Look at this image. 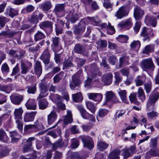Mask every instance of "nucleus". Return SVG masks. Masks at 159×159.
I'll use <instances>...</instances> for the list:
<instances>
[{
  "label": "nucleus",
  "instance_id": "bb28decb",
  "mask_svg": "<svg viewBox=\"0 0 159 159\" xmlns=\"http://www.w3.org/2000/svg\"><path fill=\"white\" fill-rule=\"evenodd\" d=\"M145 20L148 21L152 26L155 27L156 26L157 24V19L153 16H147L145 18Z\"/></svg>",
  "mask_w": 159,
  "mask_h": 159
},
{
  "label": "nucleus",
  "instance_id": "9d476101",
  "mask_svg": "<svg viewBox=\"0 0 159 159\" xmlns=\"http://www.w3.org/2000/svg\"><path fill=\"white\" fill-rule=\"evenodd\" d=\"M80 16L79 13H76L74 14L73 12L71 11L69 12L66 17L68 20L72 23H74L78 19Z\"/></svg>",
  "mask_w": 159,
  "mask_h": 159
},
{
  "label": "nucleus",
  "instance_id": "680f3d73",
  "mask_svg": "<svg viewBox=\"0 0 159 159\" xmlns=\"http://www.w3.org/2000/svg\"><path fill=\"white\" fill-rule=\"evenodd\" d=\"M154 103L148 99L147 104V111H149L153 109V105Z\"/></svg>",
  "mask_w": 159,
  "mask_h": 159
},
{
  "label": "nucleus",
  "instance_id": "f03ea898",
  "mask_svg": "<svg viewBox=\"0 0 159 159\" xmlns=\"http://www.w3.org/2000/svg\"><path fill=\"white\" fill-rule=\"evenodd\" d=\"M141 66L144 69L152 70H153L155 67L152 60L150 58L143 60L141 62Z\"/></svg>",
  "mask_w": 159,
  "mask_h": 159
},
{
  "label": "nucleus",
  "instance_id": "1a4fd4ad",
  "mask_svg": "<svg viewBox=\"0 0 159 159\" xmlns=\"http://www.w3.org/2000/svg\"><path fill=\"white\" fill-rule=\"evenodd\" d=\"M25 105L27 109L35 110L36 109L37 103L34 99H29Z\"/></svg>",
  "mask_w": 159,
  "mask_h": 159
},
{
  "label": "nucleus",
  "instance_id": "c03bdc74",
  "mask_svg": "<svg viewBox=\"0 0 159 159\" xmlns=\"http://www.w3.org/2000/svg\"><path fill=\"white\" fill-rule=\"evenodd\" d=\"M64 10V6L62 4H57L56 5L54 11L56 14L58 15L59 13L63 11Z\"/></svg>",
  "mask_w": 159,
  "mask_h": 159
},
{
  "label": "nucleus",
  "instance_id": "b1692460",
  "mask_svg": "<svg viewBox=\"0 0 159 159\" xmlns=\"http://www.w3.org/2000/svg\"><path fill=\"white\" fill-rule=\"evenodd\" d=\"M23 112V110L21 107L15 109L14 113V119L16 120L21 119Z\"/></svg>",
  "mask_w": 159,
  "mask_h": 159
},
{
  "label": "nucleus",
  "instance_id": "c9c22d12",
  "mask_svg": "<svg viewBox=\"0 0 159 159\" xmlns=\"http://www.w3.org/2000/svg\"><path fill=\"white\" fill-rule=\"evenodd\" d=\"M51 7L52 4L50 2H45L40 5V8L44 11H48Z\"/></svg>",
  "mask_w": 159,
  "mask_h": 159
},
{
  "label": "nucleus",
  "instance_id": "473e14b6",
  "mask_svg": "<svg viewBox=\"0 0 159 159\" xmlns=\"http://www.w3.org/2000/svg\"><path fill=\"white\" fill-rule=\"evenodd\" d=\"M82 117L86 119H88L95 122V117L92 115H90L85 110L81 113Z\"/></svg>",
  "mask_w": 159,
  "mask_h": 159
},
{
  "label": "nucleus",
  "instance_id": "e433bc0d",
  "mask_svg": "<svg viewBox=\"0 0 159 159\" xmlns=\"http://www.w3.org/2000/svg\"><path fill=\"white\" fill-rule=\"evenodd\" d=\"M45 37V35L43 33L38 31L34 35V40L35 42H37L43 39Z\"/></svg>",
  "mask_w": 159,
  "mask_h": 159
},
{
  "label": "nucleus",
  "instance_id": "603ef678",
  "mask_svg": "<svg viewBox=\"0 0 159 159\" xmlns=\"http://www.w3.org/2000/svg\"><path fill=\"white\" fill-rule=\"evenodd\" d=\"M9 150L6 148H2L0 151V157H2L8 155L9 154Z\"/></svg>",
  "mask_w": 159,
  "mask_h": 159
},
{
  "label": "nucleus",
  "instance_id": "2f4dec72",
  "mask_svg": "<svg viewBox=\"0 0 159 159\" xmlns=\"http://www.w3.org/2000/svg\"><path fill=\"white\" fill-rule=\"evenodd\" d=\"M72 97L73 101L77 102H81L83 100L82 94L80 92H78L72 94Z\"/></svg>",
  "mask_w": 159,
  "mask_h": 159
},
{
  "label": "nucleus",
  "instance_id": "4be33fe9",
  "mask_svg": "<svg viewBox=\"0 0 159 159\" xmlns=\"http://www.w3.org/2000/svg\"><path fill=\"white\" fill-rule=\"evenodd\" d=\"M39 108L41 110L45 109L48 106V102L45 98L40 99L38 102Z\"/></svg>",
  "mask_w": 159,
  "mask_h": 159
},
{
  "label": "nucleus",
  "instance_id": "39448f33",
  "mask_svg": "<svg viewBox=\"0 0 159 159\" xmlns=\"http://www.w3.org/2000/svg\"><path fill=\"white\" fill-rule=\"evenodd\" d=\"M10 97L11 102L16 105L20 104L23 99V96L17 93L11 95Z\"/></svg>",
  "mask_w": 159,
  "mask_h": 159
},
{
  "label": "nucleus",
  "instance_id": "5701e85b",
  "mask_svg": "<svg viewBox=\"0 0 159 159\" xmlns=\"http://www.w3.org/2000/svg\"><path fill=\"white\" fill-rule=\"evenodd\" d=\"M146 77L145 76H139L135 80L136 85L137 86L142 85L145 82Z\"/></svg>",
  "mask_w": 159,
  "mask_h": 159
},
{
  "label": "nucleus",
  "instance_id": "c756f323",
  "mask_svg": "<svg viewBox=\"0 0 159 159\" xmlns=\"http://www.w3.org/2000/svg\"><path fill=\"white\" fill-rule=\"evenodd\" d=\"M74 50L75 52L80 54H83L85 52L84 47L79 44H76Z\"/></svg>",
  "mask_w": 159,
  "mask_h": 159
},
{
  "label": "nucleus",
  "instance_id": "2eb2a0df",
  "mask_svg": "<svg viewBox=\"0 0 159 159\" xmlns=\"http://www.w3.org/2000/svg\"><path fill=\"white\" fill-rule=\"evenodd\" d=\"M121 153L120 150L116 149L112 150L109 154L108 158V159H120V155Z\"/></svg>",
  "mask_w": 159,
  "mask_h": 159
},
{
  "label": "nucleus",
  "instance_id": "20e7f679",
  "mask_svg": "<svg viewBox=\"0 0 159 159\" xmlns=\"http://www.w3.org/2000/svg\"><path fill=\"white\" fill-rule=\"evenodd\" d=\"M20 65L21 73L22 74L24 75H25L27 73L32 67V64L28 61L25 62H21Z\"/></svg>",
  "mask_w": 159,
  "mask_h": 159
},
{
  "label": "nucleus",
  "instance_id": "0e129e2a",
  "mask_svg": "<svg viewBox=\"0 0 159 159\" xmlns=\"http://www.w3.org/2000/svg\"><path fill=\"white\" fill-rule=\"evenodd\" d=\"M16 122L17 125V128L20 132H22L23 127L22 122L20 120H16Z\"/></svg>",
  "mask_w": 159,
  "mask_h": 159
},
{
  "label": "nucleus",
  "instance_id": "09e8293b",
  "mask_svg": "<svg viewBox=\"0 0 159 159\" xmlns=\"http://www.w3.org/2000/svg\"><path fill=\"white\" fill-rule=\"evenodd\" d=\"M39 86L40 90L48 91L49 84L47 82H41L39 83Z\"/></svg>",
  "mask_w": 159,
  "mask_h": 159
},
{
  "label": "nucleus",
  "instance_id": "79ce46f5",
  "mask_svg": "<svg viewBox=\"0 0 159 159\" xmlns=\"http://www.w3.org/2000/svg\"><path fill=\"white\" fill-rule=\"evenodd\" d=\"M114 78L115 79V84L118 85L119 83L121 82L122 80V78L120 76V72L117 71L114 73Z\"/></svg>",
  "mask_w": 159,
  "mask_h": 159
},
{
  "label": "nucleus",
  "instance_id": "e2e57ef3",
  "mask_svg": "<svg viewBox=\"0 0 159 159\" xmlns=\"http://www.w3.org/2000/svg\"><path fill=\"white\" fill-rule=\"evenodd\" d=\"M40 93L39 96L37 98V100L41 99L47 96L48 93H47V91L40 90Z\"/></svg>",
  "mask_w": 159,
  "mask_h": 159
},
{
  "label": "nucleus",
  "instance_id": "a211bd4d",
  "mask_svg": "<svg viewBox=\"0 0 159 159\" xmlns=\"http://www.w3.org/2000/svg\"><path fill=\"white\" fill-rule=\"evenodd\" d=\"M152 157H159V149L156 148L151 149L147 152L146 154V157L150 158Z\"/></svg>",
  "mask_w": 159,
  "mask_h": 159
},
{
  "label": "nucleus",
  "instance_id": "4c0bfd02",
  "mask_svg": "<svg viewBox=\"0 0 159 159\" xmlns=\"http://www.w3.org/2000/svg\"><path fill=\"white\" fill-rule=\"evenodd\" d=\"M129 100L132 103H133L137 105L139 104V102L138 101L136 98V93H132L129 97Z\"/></svg>",
  "mask_w": 159,
  "mask_h": 159
},
{
  "label": "nucleus",
  "instance_id": "37998d69",
  "mask_svg": "<svg viewBox=\"0 0 159 159\" xmlns=\"http://www.w3.org/2000/svg\"><path fill=\"white\" fill-rule=\"evenodd\" d=\"M87 108L92 113L94 114L96 111V108L94 105L91 102H86Z\"/></svg>",
  "mask_w": 159,
  "mask_h": 159
},
{
  "label": "nucleus",
  "instance_id": "f704fd0d",
  "mask_svg": "<svg viewBox=\"0 0 159 159\" xmlns=\"http://www.w3.org/2000/svg\"><path fill=\"white\" fill-rule=\"evenodd\" d=\"M19 135L16 131H13L10 132V137L11 138L12 143L17 142L19 140Z\"/></svg>",
  "mask_w": 159,
  "mask_h": 159
},
{
  "label": "nucleus",
  "instance_id": "13d9d810",
  "mask_svg": "<svg viewBox=\"0 0 159 159\" xmlns=\"http://www.w3.org/2000/svg\"><path fill=\"white\" fill-rule=\"evenodd\" d=\"M9 21V19L3 16H0V25L1 27H3L6 23Z\"/></svg>",
  "mask_w": 159,
  "mask_h": 159
},
{
  "label": "nucleus",
  "instance_id": "a878e982",
  "mask_svg": "<svg viewBox=\"0 0 159 159\" xmlns=\"http://www.w3.org/2000/svg\"><path fill=\"white\" fill-rule=\"evenodd\" d=\"M159 98V93L158 92L153 91L149 96V99L154 103Z\"/></svg>",
  "mask_w": 159,
  "mask_h": 159
},
{
  "label": "nucleus",
  "instance_id": "774afa93",
  "mask_svg": "<svg viewBox=\"0 0 159 159\" xmlns=\"http://www.w3.org/2000/svg\"><path fill=\"white\" fill-rule=\"evenodd\" d=\"M71 133L74 134L79 133V130L77 126L74 125L71 127L70 128Z\"/></svg>",
  "mask_w": 159,
  "mask_h": 159
},
{
  "label": "nucleus",
  "instance_id": "58836bf2",
  "mask_svg": "<svg viewBox=\"0 0 159 159\" xmlns=\"http://www.w3.org/2000/svg\"><path fill=\"white\" fill-rule=\"evenodd\" d=\"M141 36L144 38L143 40L144 41H149L150 39L149 36H148L147 32V28L144 27L142 29V32L141 34Z\"/></svg>",
  "mask_w": 159,
  "mask_h": 159
},
{
  "label": "nucleus",
  "instance_id": "ea45409f",
  "mask_svg": "<svg viewBox=\"0 0 159 159\" xmlns=\"http://www.w3.org/2000/svg\"><path fill=\"white\" fill-rule=\"evenodd\" d=\"M110 0H104L103 3V7L108 11H111L112 10L113 3L109 2Z\"/></svg>",
  "mask_w": 159,
  "mask_h": 159
},
{
  "label": "nucleus",
  "instance_id": "6e6552de",
  "mask_svg": "<svg viewBox=\"0 0 159 159\" xmlns=\"http://www.w3.org/2000/svg\"><path fill=\"white\" fill-rule=\"evenodd\" d=\"M132 20L129 18L120 22L118 25L119 27L129 29L132 26Z\"/></svg>",
  "mask_w": 159,
  "mask_h": 159
},
{
  "label": "nucleus",
  "instance_id": "72a5a7b5",
  "mask_svg": "<svg viewBox=\"0 0 159 159\" xmlns=\"http://www.w3.org/2000/svg\"><path fill=\"white\" fill-rule=\"evenodd\" d=\"M85 28V24L80 23V25L75 28L74 31V32L77 34H80L84 32Z\"/></svg>",
  "mask_w": 159,
  "mask_h": 159
},
{
  "label": "nucleus",
  "instance_id": "bf43d9fd",
  "mask_svg": "<svg viewBox=\"0 0 159 159\" xmlns=\"http://www.w3.org/2000/svg\"><path fill=\"white\" fill-rule=\"evenodd\" d=\"M89 20L90 21L92 24L94 25H99L100 21L98 20L97 17H89Z\"/></svg>",
  "mask_w": 159,
  "mask_h": 159
},
{
  "label": "nucleus",
  "instance_id": "3c124183",
  "mask_svg": "<svg viewBox=\"0 0 159 159\" xmlns=\"http://www.w3.org/2000/svg\"><path fill=\"white\" fill-rule=\"evenodd\" d=\"M29 21L31 23L36 24L39 22L38 18V15L33 13L28 19Z\"/></svg>",
  "mask_w": 159,
  "mask_h": 159
},
{
  "label": "nucleus",
  "instance_id": "f257e3e1",
  "mask_svg": "<svg viewBox=\"0 0 159 159\" xmlns=\"http://www.w3.org/2000/svg\"><path fill=\"white\" fill-rule=\"evenodd\" d=\"M79 77L78 74H76L72 77V80L70 82L69 86L72 90H80V81L79 80Z\"/></svg>",
  "mask_w": 159,
  "mask_h": 159
},
{
  "label": "nucleus",
  "instance_id": "f8f14e48",
  "mask_svg": "<svg viewBox=\"0 0 159 159\" xmlns=\"http://www.w3.org/2000/svg\"><path fill=\"white\" fill-rule=\"evenodd\" d=\"M36 114V111L26 113L24 117V121L26 122L33 121Z\"/></svg>",
  "mask_w": 159,
  "mask_h": 159
},
{
  "label": "nucleus",
  "instance_id": "412c9836",
  "mask_svg": "<svg viewBox=\"0 0 159 159\" xmlns=\"http://www.w3.org/2000/svg\"><path fill=\"white\" fill-rule=\"evenodd\" d=\"M35 74L39 77L41 74L42 72V68L41 62L37 61L35 64L34 68Z\"/></svg>",
  "mask_w": 159,
  "mask_h": 159
},
{
  "label": "nucleus",
  "instance_id": "052dcab7",
  "mask_svg": "<svg viewBox=\"0 0 159 159\" xmlns=\"http://www.w3.org/2000/svg\"><path fill=\"white\" fill-rule=\"evenodd\" d=\"M108 112V110L105 109H102L99 110L98 116L100 117H103L105 116Z\"/></svg>",
  "mask_w": 159,
  "mask_h": 159
},
{
  "label": "nucleus",
  "instance_id": "aec40b11",
  "mask_svg": "<svg viewBox=\"0 0 159 159\" xmlns=\"http://www.w3.org/2000/svg\"><path fill=\"white\" fill-rule=\"evenodd\" d=\"M64 123L66 125L73 122L71 112L70 110L67 111V115L62 117Z\"/></svg>",
  "mask_w": 159,
  "mask_h": 159
},
{
  "label": "nucleus",
  "instance_id": "0eeeda50",
  "mask_svg": "<svg viewBox=\"0 0 159 159\" xmlns=\"http://www.w3.org/2000/svg\"><path fill=\"white\" fill-rule=\"evenodd\" d=\"M128 11L127 7L125 6H122L116 12V16L118 19H121L123 17L128 15Z\"/></svg>",
  "mask_w": 159,
  "mask_h": 159
},
{
  "label": "nucleus",
  "instance_id": "c85d7f7f",
  "mask_svg": "<svg viewBox=\"0 0 159 159\" xmlns=\"http://www.w3.org/2000/svg\"><path fill=\"white\" fill-rule=\"evenodd\" d=\"M34 137L29 138L25 143L23 148V151L24 152H27L32 144V141L34 140Z\"/></svg>",
  "mask_w": 159,
  "mask_h": 159
},
{
  "label": "nucleus",
  "instance_id": "393cba45",
  "mask_svg": "<svg viewBox=\"0 0 159 159\" xmlns=\"http://www.w3.org/2000/svg\"><path fill=\"white\" fill-rule=\"evenodd\" d=\"M5 14L6 16L9 15L12 18L17 15L18 13L17 10H15L11 7H10L7 9V11L5 12Z\"/></svg>",
  "mask_w": 159,
  "mask_h": 159
},
{
  "label": "nucleus",
  "instance_id": "dca6fc26",
  "mask_svg": "<svg viewBox=\"0 0 159 159\" xmlns=\"http://www.w3.org/2000/svg\"><path fill=\"white\" fill-rule=\"evenodd\" d=\"M113 75L111 73H108L103 76L102 82L106 85L110 84L112 82Z\"/></svg>",
  "mask_w": 159,
  "mask_h": 159
},
{
  "label": "nucleus",
  "instance_id": "4d7b16f0",
  "mask_svg": "<svg viewBox=\"0 0 159 159\" xmlns=\"http://www.w3.org/2000/svg\"><path fill=\"white\" fill-rule=\"evenodd\" d=\"M27 88V92L29 93L34 94L36 92L37 88L36 85L33 86H29Z\"/></svg>",
  "mask_w": 159,
  "mask_h": 159
},
{
  "label": "nucleus",
  "instance_id": "338daca9",
  "mask_svg": "<svg viewBox=\"0 0 159 159\" xmlns=\"http://www.w3.org/2000/svg\"><path fill=\"white\" fill-rule=\"evenodd\" d=\"M98 45L102 48H105L107 45V41L106 40H100L97 42Z\"/></svg>",
  "mask_w": 159,
  "mask_h": 159
},
{
  "label": "nucleus",
  "instance_id": "9b49d317",
  "mask_svg": "<svg viewBox=\"0 0 159 159\" xmlns=\"http://www.w3.org/2000/svg\"><path fill=\"white\" fill-rule=\"evenodd\" d=\"M87 95L89 98L95 101H101L102 98V95L100 93H88Z\"/></svg>",
  "mask_w": 159,
  "mask_h": 159
},
{
  "label": "nucleus",
  "instance_id": "6ab92c4d",
  "mask_svg": "<svg viewBox=\"0 0 159 159\" xmlns=\"http://www.w3.org/2000/svg\"><path fill=\"white\" fill-rule=\"evenodd\" d=\"M9 138L7 136L5 130L1 128L0 129V141L4 143H8Z\"/></svg>",
  "mask_w": 159,
  "mask_h": 159
},
{
  "label": "nucleus",
  "instance_id": "cd10ccee",
  "mask_svg": "<svg viewBox=\"0 0 159 159\" xmlns=\"http://www.w3.org/2000/svg\"><path fill=\"white\" fill-rule=\"evenodd\" d=\"M52 25L53 23L52 22L46 20L41 22L39 25V26L42 29L48 28L52 29Z\"/></svg>",
  "mask_w": 159,
  "mask_h": 159
},
{
  "label": "nucleus",
  "instance_id": "f3484780",
  "mask_svg": "<svg viewBox=\"0 0 159 159\" xmlns=\"http://www.w3.org/2000/svg\"><path fill=\"white\" fill-rule=\"evenodd\" d=\"M115 94L111 91H107L105 94L106 100L103 103L104 105H107L108 102L111 101L113 97H114Z\"/></svg>",
  "mask_w": 159,
  "mask_h": 159
},
{
  "label": "nucleus",
  "instance_id": "4468645a",
  "mask_svg": "<svg viewBox=\"0 0 159 159\" xmlns=\"http://www.w3.org/2000/svg\"><path fill=\"white\" fill-rule=\"evenodd\" d=\"M144 14L143 11L138 7H136L134 9V16L136 20H140Z\"/></svg>",
  "mask_w": 159,
  "mask_h": 159
},
{
  "label": "nucleus",
  "instance_id": "423d86ee",
  "mask_svg": "<svg viewBox=\"0 0 159 159\" xmlns=\"http://www.w3.org/2000/svg\"><path fill=\"white\" fill-rule=\"evenodd\" d=\"M50 55L48 49L47 48L44 50L41 56V59L44 63L45 66H47L49 63Z\"/></svg>",
  "mask_w": 159,
  "mask_h": 159
},
{
  "label": "nucleus",
  "instance_id": "6e6d98bb",
  "mask_svg": "<svg viewBox=\"0 0 159 159\" xmlns=\"http://www.w3.org/2000/svg\"><path fill=\"white\" fill-rule=\"evenodd\" d=\"M0 90L7 93H9L11 91V88L10 86L8 85H1L0 86Z\"/></svg>",
  "mask_w": 159,
  "mask_h": 159
},
{
  "label": "nucleus",
  "instance_id": "8fccbe9b",
  "mask_svg": "<svg viewBox=\"0 0 159 159\" xmlns=\"http://www.w3.org/2000/svg\"><path fill=\"white\" fill-rule=\"evenodd\" d=\"M144 89L147 93L149 94L151 91L152 89V84L151 82L145 83L144 84Z\"/></svg>",
  "mask_w": 159,
  "mask_h": 159
},
{
  "label": "nucleus",
  "instance_id": "de8ad7c7",
  "mask_svg": "<svg viewBox=\"0 0 159 159\" xmlns=\"http://www.w3.org/2000/svg\"><path fill=\"white\" fill-rule=\"evenodd\" d=\"M154 49V46L152 45L146 46L143 51L144 53L148 54L151 52L153 51Z\"/></svg>",
  "mask_w": 159,
  "mask_h": 159
},
{
  "label": "nucleus",
  "instance_id": "a18cd8bd",
  "mask_svg": "<svg viewBox=\"0 0 159 159\" xmlns=\"http://www.w3.org/2000/svg\"><path fill=\"white\" fill-rule=\"evenodd\" d=\"M63 70L68 69L69 68L73 66V63L69 60H67L64 61L63 63Z\"/></svg>",
  "mask_w": 159,
  "mask_h": 159
},
{
  "label": "nucleus",
  "instance_id": "7ed1b4c3",
  "mask_svg": "<svg viewBox=\"0 0 159 159\" xmlns=\"http://www.w3.org/2000/svg\"><path fill=\"white\" fill-rule=\"evenodd\" d=\"M84 144V146L89 150L92 149L94 147V143L92 139L89 136H86L81 139Z\"/></svg>",
  "mask_w": 159,
  "mask_h": 159
},
{
  "label": "nucleus",
  "instance_id": "49530a36",
  "mask_svg": "<svg viewBox=\"0 0 159 159\" xmlns=\"http://www.w3.org/2000/svg\"><path fill=\"white\" fill-rule=\"evenodd\" d=\"M97 146L98 149L101 151H102L108 147V144L101 141L98 143Z\"/></svg>",
  "mask_w": 159,
  "mask_h": 159
},
{
  "label": "nucleus",
  "instance_id": "5fc2aeb1",
  "mask_svg": "<svg viewBox=\"0 0 159 159\" xmlns=\"http://www.w3.org/2000/svg\"><path fill=\"white\" fill-rule=\"evenodd\" d=\"M106 30L108 33L110 34H112L115 32L114 27L111 26V24L109 23H108V24L107 26Z\"/></svg>",
  "mask_w": 159,
  "mask_h": 159
},
{
  "label": "nucleus",
  "instance_id": "7c9ffc66",
  "mask_svg": "<svg viewBox=\"0 0 159 159\" xmlns=\"http://www.w3.org/2000/svg\"><path fill=\"white\" fill-rule=\"evenodd\" d=\"M127 93V91L125 90H120L118 93L122 101L126 103H128L129 102L127 100L126 97Z\"/></svg>",
  "mask_w": 159,
  "mask_h": 159
},
{
  "label": "nucleus",
  "instance_id": "69168bd1",
  "mask_svg": "<svg viewBox=\"0 0 159 159\" xmlns=\"http://www.w3.org/2000/svg\"><path fill=\"white\" fill-rule=\"evenodd\" d=\"M108 61L109 63L112 65H114L117 61V59L116 57L114 56H112L109 57Z\"/></svg>",
  "mask_w": 159,
  "mask_h": 159
},
{
  "label": "nucleus",
  "instance_id": "864d4df0",
  "mask_svg": "<svg viewBox=\"0 0 159 159\" xmlns=\"http://www.w3.org/2000/svg\"><path fill=\"white\" fill-rule=\"evenodd\" d=\"M141 43L139 41H134L130 44V47L131 48L134 49L136 48L139 49Z\"/></svg>",
  "mask_w": 159,
  "mask_h": 159
},
{
  "label": "nucleus",
  "instance_id": "ddd939ff",
  "mask_svg": "<svg viewBox=\"0 0 159 159\" xmlns=\"http://www.w3.org/2000/svg\"><path fill=\"white\" fill-rule=\"evenodd\" d=\"M57 117L56 112L54 110L51 111L47 116V122L49 125L52 124L56 120Z\"/></svg>",
  "mask_w": 159,
  "mask_h": 159
},
{
  "label": "nucleus",
  "instance_id": "a19ab883",
  "mask_svg": "<svg viewBox=\"0 0 159 159\" xmlns=\"http://www.w3.org/2000/svg\"><path fill=\"white\" fill-rule=\"evenodd\" d=\"M64 74V72L63 71H61L53 77V82L54 83H58L63 77Z\"/></svg>",
  "mask_w": 159,
  "mask_h": 159
}]
</instances>
